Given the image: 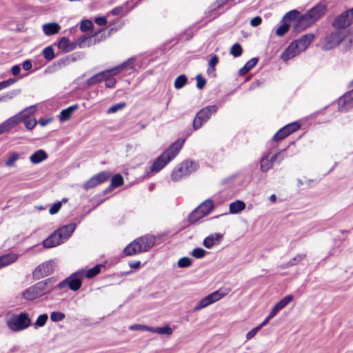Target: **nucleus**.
I'll use <instances>...</instances> for the list:
<instances>
[{"instance_id": "f257e3e1", "label": "nucleus", "mask_w": 353, "mask_h": 353, "mask_svg": "<svg viewBox=\"0 0 353 353\" xmlns=\"http://www.w3.org/2000/svg\"><path fill=\"white\" fill-rule=\"evenodd\" d=\"M327 6L325 4L322 3H318L310 9L305 14L301 16L294 26L295 30L299 32L308 28L319 20L325 14Z\"/></svg>"}, {"instance_id": "f03ea898", "label": "nucleus", "mask_w": 353, "mask_h": 353, "mask_svg": "<svg viewBox=\"0 0 353 353\" xmlns=\"http://www.w3.org/2000/svg\"><path fill=\"white\" fill-rule=\"evenodd\" d=\"M184 141L183 139H178L171 144L153 163L151 171L158 172L173 160L182 149Z\"/></svg>"}, {"instance_id": "7ed1b4c3", "label": "nucleus", "mask_w": 353, "mask_h": 353, "mask_svg": "<svg viewBox=\"0 0 353 353\" xmlns=\"http://www.w3.org/2000/svg\"><path fill=\"white\" fill-rule=\"evenodd\" d=\"M314 34H306L292 42L281 54V59L288 61L304 51L314 39Z\"/></svg>"}, {"instance_id": "20e7f679", "label": "nucleus", "mask_w": 353, "mask_h": 353, "mask_svg": "<svg viewBox=\"0 0 353 353\" xmlns=\"http://www.w3.org/2000/svg\"><path fill=\"white\" fill-rule=\"evenodd\" d=\"M199 168L198 162L192 160H185L179 164L172 172L171 179L176 182L189 176Z\"/></svg>"}, {"instance_id": "39448f33", "label": "nucleus", "mask_w": 353, "mask_h": 353, "mask_svg": "<svg viewBox=\"0 0 353 353\" xmlns=\"http://www.w3.org/2000/svg\"><path fill=\"white\" fill-rule=\"evenodd\" d=\"M134 58H130L127 61L117 65V67L99 72L98 74L94 75L88 80V85H93L94 84H97V83L101 82L104 79H107L112 76H114L119 74V72L125 70L128 66L132 65L134 63Z\"/></svg>"}, {"instance_id": "423d86ee", "label": "nucleus", "mask_w": 353, "mask_h": 353, "mask_svg": "<svg viewBox=\"0 0 353 353\" xmlns=\"http://www.w3.org/2000/svg\"><path fill=\"white\" fill-rule=\"evenodd\" d=\"M7 325L13 332H19L28 328L31 325V319L28 314L21 312L19 314H12L7 319Z\"/></svg>"}, {"instance_id": "0eeeda50", "label": "nucleus", "mask_w": 353, "mask_h": 353, "mask_svg": "<svg viewBox=\"0 0 353 353\" xmlns=\"http://www.w3.org/2000/svg\"><path fill=\"white\" fill-rule=\"evenodd\" d=\"M341 43H345L346 46L351 47L353 43V37L351 36L344 37L339 32H334L325 37L322 48L324 50H329L335 48Z\"/></svg>"}, {"instance_id": "6e6552de", "label": "nucleus", "mask_w": 353, "mask_h": 353, "mask_svg": "<svg viewBox=\"0 0 353 353\" xmlns=\"http://www.w3.org/2000/svg\"><path fill=\"white\" fill-rule=\"evenodd\" d=\"M214 208V202L207 199L194 210L188 216L190 223H194L208 215Z\"/></svg>"}, {"instance_id": "1a4fd4ad", "label": "nucleus", "mask_w": 353, "mask_h": 353, "mask_svg": "<svg viewBox=\"0 0 353 353\" xmlns=\"http://www.w3.org/2000/svg\"><path fill=\"white\" fill-rule=\"evenodd\" d=\"M84 272L78 271L72 274L70 276L58 284L60 289L68 287L72 291L78 290L82 285V279L84 278Z\"/></svg>"}, {"instance_id": "9d476101", "label": "nucleus", "mask_w": 353, "mask_h": 353, "mask_svg": "<svg viewBox=\"0 0 353 353\" xmlns=\"http://www.w3.org/2000/svg\"><path fill=\"white\" fill-rule=\"evenodd\" d=\"M217 107L216 105H208L201 110L196 114L193 121V128L194 130L200 128L203 122L207 121L211 115L216 113Z\"/></svg>"}, {"instance_id": "9b49d317", "label": "nucleus", "mask_w": 353, "mask_h": 353, "mask_svg": "<svg viewBox=\"0 0 353 353\" xmlns=\"http://www.w3.org/2000/svg\"><path fill=\"white\" fill-rule=\"evenodd\" d=\"M26 110H24L19 113L15 114L14 116L9 118L6 120L4 122L0 124V134L6 132H8L9 130L14 128L19 123L22 122L26 118L28 117L26 113Z\"/></svg>"}, {"instance_id": "f8f14e48", "label": "nucleus", "mask_w": 353, "mask_h": 353, "mask_svg": "<svg viewBox=\"0 0 353 353\" xmlns=\"http://www.w3.org/2000/svg\"><path fill=\"white\" fill-rule=\"evenodd\" d=\"M224 296V294L220 293L218 290L208 294L196 303L193 309V312H197L208 307L214 302L218 301Z\"/></svg>"}, {"instance_id": "ddd939ff", "label": "nucleus", "mask_w": 353, "mask_h": 353, "mask_svg": "<svg viewBox=\"0 0 353 353\" xmlns=\"http://www.w3.org/2000/svg\"><path fill=\"white\" fill-rule=\"evenodd\" d=\"M111 174L108 171H103L97 174L94 175L90 179L85 182L83 185V188L85 190H89L95 188L99 184L103 183L109 179Z\"/></svg>"}, {"instance_id": "4468645a", "label": "nucleus", "mask_w": 353, "mask_h": 353, "mask_svg": "<svg viewBox=\"0 0 353 353\" xmlns=\"http://www.w3.org/2000/svg\"><path fill=\"white\" fill-rule=\"evenodd\" d=\"M55 268V262L54 261H48L39 265L33 272V276L39 279L52 274Z\"/></svg>"}, {"instance_id": "2eb2a0df", "label": "nucleus", "mask_w": 353, "mask_h": 353, "mask_svg": "<svg viewBox=\"0 0 353 353\" xmlns=\"http://www.w3.org/2000/svg\"><path fill=\"white\" fill-rule=\"evenodd\" d=\"M54 283V282L52 279H48L37 283L34 286L41 297L52 290Z\"/></svg>"}, {"instance_id": "dca6fc26", "label": "nucleus", "mask_w": 353, "mask_h": 353, "mask_svg": "<svg viewBox=\"0 0 353 353\" xmlns=\"http://www.w3.org/2000/svg\"><path fill=\"white\" fill-rule=\"evenodd\" d=\"M139 243L142 252H147L151 249L155 244L156 238L153 235L146 234L137 239V242Z\"/></svg>"}, {"instance_id": "f3484780", "label": "nucleus", "mask_w": 353, "mask_h": 353, "mask_svg": "<svg viewBox=\"0 0 353 353\" xmlns=\"http://www.w3.org/2000/svg\"><path fill=\"white\" fill-rule=\"evenodd\" d=\"M223 235L220 233L210 234L205 237L203 241V245L207 249H211L215 245H218L222 241Z\"/></svg>"}, {"instance_id": "a211bd4d", "label": "nucleus", "mask_w": 353, "mask_h": 353, "mask_svg": "<svg viewBox=\"0 0 353 353\" xmlns=\"http://www.w3.org/2000/svg\"><path fill=\"white\" fill-rule=\"evenodd\" d=\"M279 156V152L271 157L270 154L264 156L261 160V170L264 172H268L272 167L273 162L276 161Z\"/></svg>"}, {"instance_id": "6ab92c4d", "label": "nucleus", "mask_w": 353, "mask_h": 353, "mask_svg": "<svg viewBox=\"0 0 353 353\" xmlns=\"http://www.w3.org/2000/svg\"><path fill=\"white\" fill-rule=\"evenodd\" d=\"M341 111L346 110L353 107V90L346 93L339 101Z\"/></svg>"}, {"instance_id": "aec40b11", "label": "nucleus", "mask_w": 353, "mask_h": 353, "mask_svg": "<svg viewBox=\"0 0 353 353\" xmlns=\"http://www.w3.org/2000/svg\"><path fill=\"white\" fill-rule=\"evenodd\" d=\"M75 228L76 225L74 223H70L61 227L55 232L59 233V237L63 242L72 235Z\"/></svg>"}, {"instance_id": "412c9836", "label": "nucleus", "mask_w": 353, "mask_h": 353, "mask_svg": "<svg viewBox=\"0 0 353 353\" xmlns=\"http://www.w3.org/2000/svg\"><path fill=\"white\" fill-rule=\"evenodd\" d=\"M63 243L59 236V233L54 232L43 241V245L46 248H51Z\"/></svg>"}, {"instance_id": "4be33fe9", "label": "nucleus", "mask_w": 353, "mask_h": 353, "mask_svg": "<svg viewBox=\"0 0 353 353\" xmlns=\"http://www.w3.org/2000/svg\"><path fill=\"white\" fill-rule=\"evenodd\" d=\"M351 24V22L347 16V13L343 12L340 15H339L333 22V26L337 29L343 28L346 26H348Z\"/></svg>"}, {"instance_id": "5701e85b", "label": "nucleus", "mask_w": 353, "mask_h": 353, "mask_svg": "<svg viewBox=\"0 0 353 353\" xmlns=\"http://www.w3.org/2000/svg\"><path fill=\"white\" fill-rule=\"evenodd\" d=\"M77 44L75 42H71L65 37H62L58 43V48L63 52H69L76 48Z\"/></svg>"}, {"instance_id": "b1692460", "label": "nucleus", "mask_w": 353, "mask_h": 353, "mask_svg": "<svg viewBox=\"0 0 353 353\" xmlns=\"http://www.w3.org/2000/svg\"><path fill=\"white\" fill-rule=\"evenodd\" d=\"M61 26L55 22L44 23L42 26V30L45 34L48 36L54 35L59 32Z\"/></svg>"}, {"instance_id": "393cba45", "label": "nucleus", "mask_w": 353, "mask_h": 353, "mask_svg": "<svg viewBox=\"0 0 353 353\" xmlns=\"http://www.w3.org/2000/svg\"><path fill=\"white\" fill-rule=\"evenodd\" d=\"M123 252L127 256H132L142 252L139 241L137 242V239L127 245Z\"/></svg>"}, {"instance_id": "a878e982", "label": "nucleus", "mask_w": 353, "mask_h": 353, "mask_svg": "<svg viewBox=\"0 0 353 353\" xmlns=\"http://www.w3.org/2000/svg\"><path fill=\"white\" fill-rule=\"evenodd\" d=\"M18 259V255L14 253L7 254L0 256V268L6 267L14 261Z\"/></svg>"}, {"instance_id": "bb28decb", "label": "nucleus", "mask_w": 353, "mask_h": 353, "mask_svg": "<svg viewBox=\"0 0 353 353\" xmlns=\"http://www.w3.org/2000/svg\"><path fill=\"white\" fill-rule=\"evenodd\" d=\"M78 108L79 105L77 104H74L64 110H62L59 115L60 121H65L69 120L71 118L73 112L77 110Z\"/></svg>"}, {"instance_id": "cd10ccee", "label": "nucleus", "mask_w": 353, "mask_h": 353, "mask_svg": "<svg viewBox=\"0 0 353 353\" xmlns=\"http://www.w3.org/2000/svg\"><path fill=\"white\" fill-rule=\"evenodd\" d=\"M47 158V153L43 150H39L30 156V160L32 163L37 164L46 160Z\"/></svg>"}, {"instance_id": "c85d7f7f", "label": "nucleus", "mask_w": 353, "mask_h": 353, "mask_svg": "<svg viewBox=\"0 0 353 353\" xmlns=\"http://www.w3.org/2000/svg\"><path fill=\"white\" fill-rule=\"evenodd\" d=\"M258 62L257 58H252L249 60L244 66L241 68L239 71L240 76H243L247 74L252 68H253Z\"/></svg>"}, {"instance_id": "c756f323", "label": "nucleus", "mask_w": 353, "mask_h": 353, "mask_svg": "<svg viewBox=\"0 0 353 353\" xmlns=\"http://www.w3.org/2000/svg\"><path fill=\"white\" fill-rule=\"evenodd\" d=\"M245 208V204L243 201L237 200L230 204V212L232 214H236Z\"/></svg>"}, {"instance_id": "7c9ffc66", "label": "nucleus", "mask_w": 353, "mask_h": 353, "mask_svg": "<svg viewBox=\"0 0 353 353\" xmlns=\"http://www.w3.org/2000/svg\"><path fill=\"white\" fill-rule=\"evenodd\" d=\"M306 256V254H299L296 256H294L293 259H292L288 262L283 263L281 265L282 268H287L289 267H292L294 265H296V264L301 262Z\"/></svg>"}, {"instance_id": "2f4dec72", "label": "nucleus", "mask_w": 353, "mask_h": 353, "mask_svg": "<svg viewBox=\"0 0 353 353\" xmlns=\"http://www.w3.org/2000/svg\"><path fill=\"white\" fill-rule=\"evenodd\" d=\"M150 332L157 333L159 334L171 335L173 332V330L168 325H167L165 327H151Z\"/></svg>"}, {"instance_id": "473e14b6", "label": "nucleus", "mask_w": 353, "mask_h": 353, "mask_svg": "<svg viewBox=\"0 0 353 353\" xmlns=\"http://www.w3.org/2000/svg\"><path fill=\"white\" fill-rule=\"evenodd\" d=\"M294 299V296L291 294L287 295L284 296L281 301H279L274 306L279 309V310H281L283 309L287 305H288Z\"/></svg>"}, {"instance_id": "72a5a7b5", "label": "nucleus", "mask_w": 353, "mask_h": 353, "mask_svg": "<svg viewBox=\"0 0 353 353\" xmlns=\"http://www.w3.org/2000/svg\"><path fill=\"white\" fill-rule=\"evenodd\" d=\"M101 268V265H97L94 267H93L92 268H90L87 271L83 270L84 272V274H83L84 277L92 278V277L95 276L100 272Z\"/></svg>"}, {"instance_id": "f704fd0d", "label": "nucleus", "mask_w": 353, "mask_h": 353, "mask_svg": "<svg viewBox=\"0 0 353 353\" xmlns=\"http://www.w3.org/2000/svg\"><path fill=\"white\" fill-rule=\"evenodd\" d=\"M301 17H299V12H298L296 10H291L288 12H287L284 17H283V21H294L300 19Z\"/></svg>"}, {"instance_id": "c9c22d12", "label": "nucleus", "mask_w": 353, "mask_h": 353, "mask_svg": "<svg viewBox=\"0 0 353 353\" xmlns=\"http://www.w3.org/2000/svg\"><path fill=\"white\" fill-rule=\"evenodd\" d=\"M123 183V178L120 174L114 175L111 179L110 186L115 188L120 187Z\"/></svg>"}, {"instance_id": "e433bc0d", "label": "nucleus", "mask_w": 353, "mask_h": 353, "mask_svg": "<svg viewBox=\"0 0 353 353\" xmlns=\"http://www.w3.org/2000/svg\"><path fill=\"white\" fill-rule=\"evenodd\" d=\"M48 319V316L46 314L39 315L34 324V327L37 328L43 327L46 325Z\"/></svg>"}, {"instance_id": "4c0bfd02", "label": "nucleus", "mask_w": 353, "mask_h": 353, "mask_svg": "<svg viewBox=\"0 0 353 353\" xmlns=\"http://www.w3.org/2000/svg\"><path fill=\"white\" fill-rule=\"evenodd\" d=\"M188 81V79L187 77L183 75V74H181L180 76H179L174 81V88H176V89H180L181 88H183L185 84L187 83Z\"/></svg>"}, {"instance_id": "58836bf2", "label": "nucleus", "mask_w": 353, "mask_h": 353, "mask_svg": "<svg viewBox=\"0 0 353 353\" xmlns=\"http://www.w3.org/2000/svg\"><path fill=\"white\" fill-rule=\"evenodd\" d=\"M300 128V125L297 122H293L283 127V131L287 130L289 134L296 132Z\"/></svg>"}, {"instance_id": "ea45409f", "label": "nucleus", "mask_w": 353, "mask_h": 353, "mask_svg": "<svg viewBox=\"0 0 353 353\" xmlns=\"http://www.w3.org/2000/svg\"><path fill=\"white\" fill-rule=\"evenodd\" d=\"M242 52V48L241 45L239 43L234 44L230 49V54L234 57H238L241 56Z\"/></svg>"}, {"instance_id": "a19ab883", "label": "nucleus", "mask_w": 353, "mask_h": 353, "mask_svg": "<svg viewBox=\"0 0 353 353\" xmlns=\"http://www.w3.org/2000/svg\"><path fill=\"white\" fill-rule=\"evenodd\" d=\"M43 55L46 59L50 61L54 58V50L51 46L46 48L43 50Z\"/></svg>"}, {"instance_id": "79ce46f5", "label": "nucleus", "mask_w": 353, "mask_h": 353, "mask_svg": "<svg viewBox=\"0 0 353 353\" xmlns=\"http://www.w3.org/2000/svg\"><path fill=\"white\" fill-rule=\"evenodd\" d=\"M207 252L201 248H197L192 250L191 254L193 257L196 259H201L204 257L206 254Z\"/></svg>"}, {"instance_id": "37998d69", "label": "nucleus", "mask_w": 353, "mask_h": 353, "mask_svg": "<svg viewBox=\"0 0 353 353\" xmlns=\"http://www.w3.org/2000/svg\"><path fill=\"white\" fill-rule=\"evenodd\" d=\"M129 330L132 331L140 330L150 332L151 327L143 324H134L129 327Z\"/></svg>"}, {"instance_id": "c03bdc74", "label": "nucleus", "mask_w": 353, "mask_h": 353, "mask_svg": "<svg viewBox=\"0 0 353 353\" xmlns=\"http://www.w3.org/2000/svg\"><path fill=\"white\" fill-rule=\"evenodd\" d=\"M65 316L60 312H53L50 314V319L53 322H59L65 319Z\"/></svg>"}, {"instance_id": "a18cd8bd", "label": "nucleus", "mask_w": 353, "mask_h": 353, "mask_svg": "<svg viewBox=\"0 0 353 353\" xmlns=\"http://www.w3.org/2000/svg\"><path fill=\"white\" fill-rule=\"evenodd\" d=\"M179 268H188L192 265V260L189 257H182L177 262Z\"/></svg>"}, {"instance_id": "49530a36", "label": "nucleus", "mask_w": 353, "mask_h": 353, "mask_svg": "<svg viewBox=\"0 0 353 353\" xmlns=\"http://www.w3.org/2000/svg\"><path fill=\"white\" fill-rule=\"evenodd\" d=\"M289 132L287 130L283 131V127L281 128L274 136L273 139L274 141H278L283 139L286 137L289 136Z\"/></svg>"}, {"instance_id": "de8ad7c7", "label": "nucleus", "mask_w": 353, "mask_h": 353, "mask_svg": "<svg viewBox=\"0 0 353 353\" xmlns=\"http://www.w3.org/2000/svg\"><path fill=\"white\" fill-rule=\"evenodd\" d=\"M289 24L283 23L276 30V34L279 37H282L289 30Z\"/></svg>"}, {"instance_id": "09e8293b", "label": "nucleus", "mask_w": 353, "mask_h": 353, "mask_svg": "<svg viewBox=\"0 0 353 353\" xmlns=\"http://www.w3.org/2000/svg\"><path fill=\"white\" fill-rule=\"evenodd\" d=\"M93 27V23L90 20H83L80 24V30L81 32H86Z\"/></svg>"}, {"instance_id": "8fccbe9b", "label": "nucleus", "mask_w": 353, "mask_h": 353, "mask_svg": "<svg viewBox=\"0 0 353 353\" xmlns=\"http://www.w3.org/2000/svg\"><path fill=\"white\" fill-rule=\"evenodd\" d=\"M23 296L25 299L29 301L37 299L31 287L28 288L23 292Z\"/></svg>"}, {"instance_id": "3c124183", "label": "nucleus", "mask_w": 353, "mask_h": 353, "mask_svg": "<svg viewBox=\"0 0 353 353\" xmlns=\"http://www.w3.org/2000/svg\"><path fill=\"white\" fill-rule=\"evenodd\" d=\"M219 62V58L216 55H214L211 57L208 62L209 69L208 70V72H210V70L212 72L214 71V67L216 65V64Z\"/></svg>"}, {"instance_id": "603ef678", "label": "nucleus", "mask_w": 353, "mask_h": 353, "mask_svg": "<svg viewBox=\"0 0 353 353\" xmlns=\"http://www.w3.org/2000/svg\"><path fill=\"white\" fill-rule=\"evenodd\" d=\"M19 159V154L17 152L11 154L8 159L6 162V165L8 167H12L14 165V163Z\"/></svg>"}, {"instance_id": "864d4df0", "label": "nucleus", "mask_w": 353, "mask_h": 353, "mask_svg": "<svg viewBox=\"0 0 353 353\" xmlns=\"http://www.w3.org/2000/svg\"><path fill=\"white\" fill-rule=\"evenodd\" d=\"M125 105H126L125 103H120L115 104L108 108V112L110 114L114 113V112H117L118 110H120L123 109V108H125Z\"/></svg>"}, {"instance_id": "5fc2aeb1", "label": "nucleus", "mask_w": 353, "mask_h": 353, "mask_svg": "<svg viewBox=\"0 0 353 353\" xmlns=\"http://www.w3.org/2000/svg\"><path fill=\"white\" fill-rule=\"evenodd\" d=\"M17 80L15 79H9L0 82V91L14 84Z\"/></svg>"}, {"instance_id": "6e6d98bb", "label": "nucleus", "mask_w": 353, "mask_h": 353, "mask_svg": "<svg viewBox=\"0 0 353 353\" xmlns=\"http://www.w3.org/2000/svg\"><path fill=\"white\" fill-rule=\"evenodd\" d=\"M196 87L199 89H203L206 84L205 79L204 78H203L201 74H198L196 77Z\"/></svg>"}, {"instance_id": "4d7b16f0", "label": "nucleus", "mask_w": 353, "mask_h": 353, "mask_svg": "<svg viewBox=\"0 0 353 353\" xmlns=\"http://www.w3.org/2000/svg\"><path fill=\"white\" fill-rule=\"evenodd\" d=\"M26 118L23 121H24L25 126L28 130L33 129L36 124H37V120L35 119H30V120H26Z\"/></svg>"}, {"instance_id": "13d9d810", "label": "nucleus", "mask_w": 353, "mask_h": 353, "mask_svg": "<svg viewBox=\"0 0 353 353\" xmlns=\"http://www.w3.org/2000/svg\"><path fill=\"white\" fill-rule=\"evenodd\" d=\"M61 205H62V203L61 202L59 201L56 203H54L49 210V213L50 214H54L56 213H57L59 210L61 209Z\"/></svg>"}, {"instance_id": "bf43d9fd", "label": "nucleus", "mask_w": 353, "mask_h": 353, "mask_svg": "<svg viewBox=\"0 0 353 353\" xmlns=\"http://www.w3.org/2000/svg\"><path fill=\"white\" fill-rule=\"evenodd\" d=\"M259 331V327H256L252 329L250 332H248L247 333L246 339L248 340L252 339Z\"/></svg>"}, {"instance_id": "052dcab7", "label": "nucleus", "mask_w": 353, "mask_h": 353, "mask_svg": "<svg viewBox=\"0 0 353 353\" xmlns=\"http://www.w3.org/2000/svg\"><path fill=\"white\" fill-rule=\"evenodd\" d=\"M95 23L101 26H104L107 23V19L104 17H99L95 18L94 19Z\"/></svg>"}, {"instance_id": "680f3d73", "label": "nucleus", "mask_w": 353, "mask_h": 353, "mask_svg": "<svg viewBox=\"0 0 353 353\" xmlns=\"http://www.w3.org/2000/svg\"><path fill=\"white\" fill-rule=\"evenodd\" d=\"M262 22V19L260 17H255L250 21V25L252 27H256L259 26Z\"/></svg>"}, {"instance_id": "e2e57ef3", "label": "nucleus", "mask_w": 353, "mask_h": 353, "mask_svg": "<svg viewBox=\"0 0 353 353\" xmlns=\"http://www.w3.org/2000/svg\"><path fill=\"white\" fill-rule=\"evenodd\" d=\"M105 80V86L107 88H113L116 84V80L114 79H110V77Z\"/></svg>"}, {"instance_id": "0e129e2a", "label": "nucleus", "mask_w": 353, "mask_h": 353, "mask_svg": "<svg viewBox=\"0 0 353 353\" xmlns=\"http://www.w3.org/2000/svg\"><path fill=\"white\" fill-rule=\"evenodd\" d=\"M129 266L133 269H138L141 266V262L139 261H132L128 263Z\"/></svg>"}, {"instance_id": "69168bd1", "label": "nucleus", "mask_w": 353, "mask_h": 353, "mask_svg": "<svg viewBox=\"0 0 353 353\" xmlns=\"http://www.w3.org/2000/svg\"><path fill=\"white\" fill-rule=\"evenodd\" d=\"M32 63L30 60L25 61L22 64V68L24 70H29L32 68Z\"/></svg>"}, {"instance_id": "338daca9", "label": "nucleus", "mask_w": 353, "mask_h": 353, "mask_svg": "<svg viewBox=\"0 0 353 353\" xmlns=\"http://www.w3.org/2000/svg\"><path fill=\"white\" fill-rule=\"evenodd\" d=\"M123 8L121 6H118L114 8L112 11L111 13L114 16H118L122 13Z\"/></svg>"}, {"instance_id": "774afa93", "label": "nucleus", "mask_w": 353, "mask_h": 353, "mask_svg": "<svg viewBox=\"0 0 353 353\" xmlns=\"http://www.w3.org/2000/svg\"><path fill=\"white\" fill-rule=\"evenodd\" d=\"M20 71H21V68L19 65H15L12 66L11 68V72H12V74L14 76L18 75L19 74Z\"/></svg>"}]
</instances>
